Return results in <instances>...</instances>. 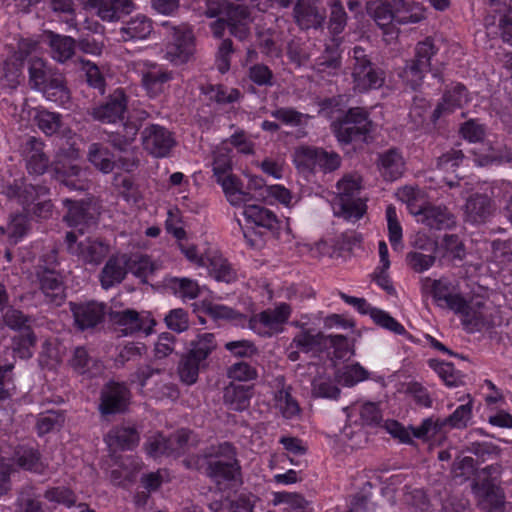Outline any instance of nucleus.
I'll list each match as a JSON object with an SVG mask.
<instances>
[{
	"label": "nucleus",
	"mask_w": 512,
	"mask_h": 512,
	"mask_svg": "<svg viewBox=\"0 0 512 512\" xmlns=\"http://www.w3.org/2000/svg\"><path fill=\"white\" fill-rule=\"evenodd\" d=\"M333 348L337 359H344L351 353L350 343L343 335H325L324 349Z\"/></svg>",
	"instance_id": "nucleus-62"
},
{
	"label": "nucleus",
	"mask_w": 512,
	"mask_h": 512,
	"mask_svg": "<svg viewBox=\"0 0 512 512\" xmlns=\"http://www.w3.org/2000/svg\"><path fill=\"white\" fill-rule=\"evenodd\" d=\"M472 404L466 403L458 406L456 410L448 417L441 419L443 427L450 426L451 428H465L471 419Z\"/></svg>",
	"instance_id": "nucleus-58"
},
{
	"label": "nucleus",
	"mask_w": 512,
	"mask_h": 512,
	"mask_svg": "<svg viewBox=\"0 0 512 512\" xmlns=\"http://www.w3.org/2000/svg\"><path fill=\"white\" fill-rule=\"evenodd\" d=\"M206 266L209 274L217 281L230 283L235 280V272L230 267L228 261L220 255L207 257Z\"/></svg>",
	"instance_id": "nucleus-45"
},
{
	"label": "nucleus",
	"mask_w": 512,
	"mask_h": 512,
	"mask_svg": "<svg viewBox=\"0 0 512 512\" xmlns=\"http://www.w3.org/2000/svg\"><path fill=\"white\" fill-rule=\"evenodd\" d=\"M394 0L369 1L366 6L367 14L383 30L395 25Z\"/></svg>",
	"instance_id": "nucleus-33"
},
{
	"label": "nucleus",
	"mask_w": 512,
	"mask_h": 512,
	"mask_svg": "<svg viewBox=\"0 0 512 512\" xmlns=\"http://www.w3.org/2000/svg\"><path fill=\"white\" fill-rule=\"evenodd\" d=\"M174 76L173 71L153 63L142 72V85L149 95L157 96L163 93L165 86L174 79Z\"/></svg>",
	"instance_id": "nucleus-29"
},
{
	"label": "nucleus",
	"mask_w": 512,
	"mask_h": 512,
	"mask_svg": "<svg viewBox=\"0 0 512 512\" xmlns=\"http://www.w3.org/2000/svg\"><path fill=\"white\" fill-rule=\"evenodd\" d=\"M252 16L249 7L245 4L227 3L224 14L209 24L214 38L222 39L225 31L239 41H246L251 35Z\"/></svg>",
	"instance_id": "nucleus-5"
},
{
	"label": "nucleus",
	"mask_w": 512,
	"mask_h": 512,
	"mask_svg": "<svg viewBox=\"0 0 512 512\" xmlns=\"http://www.w3.org/2000/svg\"><path fill=\"white\" fill-rule=\"evenodd\" d=\"M332 130L341 143L366 141L371 132L372 122L366 110L360 107L350 108L342 119L332 123Z\"/></svg>",
	"instance_id": "nucleus-8"
},
{
	"label": "nucleus",
	"mask_w": 512,
	"mask_h": 512,
	"mask_svg": "<svg viewBox=\"0 0 512 512\" xmlns=\"http://www.w3.org/2000/svg\"><path fill=\"white\" fill-rule=\"evenodd\" d=\"M29 85L31 89L42 93L46 100L65 106L71 100L65 75L56 67L39 57L28 61Z\"/></svg>",
	"instance_id": "nucleus-1"
},
{
	"label": "nucleus",
	"mask_w": 512,
	"mask_h": 512,
	"mask_svg": "<svg viewBox=\"0 0 512 512\" xmlns=\"http://www.w3.org/2000/svg\"><path fill=\"white\" fill-rule=\"evenodd\" d=\"M194 53L193 32L186 26L172 28V42L166 47L165 58L175 66L185 64Z\"/></svg>",
	"instance_id": "nucleus-15"
},
{
	"label": "nucleus",
	"mask_w": 512,
	"mask_h": 512,
	"mask_svg": "<svg viewBox=\"0 0 512 512\" xmlns=\"http://www.w3.org/2000/svg\"><path fill=\"white\" fill-rule=\"evenodd\" d=\"M129 258L127 253L110 256L99 273L100 285L108 290L122 283L128 274Z\"/></svg>",
	"instance_id": "nucleus-22"
},
{
	"label": "nucleus",
	"mask_w": 512,
	"mask_h": 512,
	"mask_svg": "<svg viewBox=\"0 0 512 512\" xmlns=\"http://www.w3.org/2000/svg\"><path fill=\"white\" fill-rule=\"evenodd\" d=\"M343 411L346 414L347 421L361 427H376L380 425L383 420L382 412L378 404L374 402L353 403L343 408Z\"/></svg>",
	"instance_id": "nucleus-25"
},
{
	"label": "nucleus",
	"mask_w": 512,
	"mask_h": 512,
	"mask_svg": "<svg viewBox=\"0 0 512 512\" xmlns=\"http://www.w3.org/2000/svg\"><path fill=\"white\" fill-rule=\"evenodd\" d=\"M395 25H407L421 22L424 18V10L415 3L404 0H394Z\"/></svg>",
	"instance_id": "nucleus-38"
},
{
	"label": "nucleus",
	"mask_w": 512,
	"mask_h": 512,
	"mask_svg": "<svg viewBox=\"0 0 512 512\" xmlns=\"http://www.w3.org/2000/svg\"><path fill=\"white\" fill-rule=\"evenodd\" d=\"M164 320L169 329L178 333L187 330L189 327L188 313L182 308L172 309Z\"/></svg>",
	"instance_id": "nucleus-64"
},
{
	"label": "nucleus",
	"mask_w": 512,
	"mask_h": 512,
	"mask_svg": "<svg viewBox=\"0 0 512 512\" xmlns=\"http://www.w3.org/2000/svg\"><path fill=\"white\" fill-rule=\"evenodd\" d=\"M375 164L380 176L386 182L400 179L406 171V160L402 150L397 147L377 153Z\"/></svg>",
	"instance_id": "nucleus-18"
},
{
	"label": "nucleus",
	"mask_w": 512,
	"mask_h": 512,
	"mask_svg": "<svg viewBox=\"0 0 512 512\" xmlns=\"http://www.w3.org/2000/svg\"><path fill=\"white\" fill-rule=\"evenodd\" d=\"M423 287L429 290L439 307L448 308L452 311L463 308L464 298L460 294L452 293L451 284L448 281L425 278L423 280Z\"/></svg>",
	"instance_id": "nucleus-23"
},
{
	"label": "nucleus",
	"mask_w": 512,
	"mask_h": 512,
	"mask_svg": "<svg viewBox=\"0 0 512 512\" xmlns=\"http://www.w3.org/2000/svg\"><path fill=\"white\" fill-rule=\"evenodd\" d=\"M52 167L56 179L67 188L70 190L84 189L85 182L81 179L83 170L80 163L56 158L52 163Z\"/></svg>",
	"instance_id": "nucleus-28"
},
{
	"label": "nucleus",
	"mask_w": 512,
	"mask_h": 512,
	"mask_svg": "<svg viewBox=\"0 0 512 512\" xmlns=\"http://www.w3.org/2000/svg\"><path fill=\"white\" fill-rule=\"evenodd\" d=\"M251 390L243 385H231L225 389L224 402L229 409L243 411L250 404Z\"/></svg>",
	"instance_id": "nucleus-43"
},
{
	"label": "nucleus",
	"mask_w": 512,
	"mask_h": 512,
	"mask_svg": "<svg viewBox=\"0 0 512 512\" xmlns=\"http://www.w3.org/2000/svg\"><path fill=\"white\" fill-rule=\"evenodd\" d=\"M438 52L432 38L427 37L417 43L414 58L408 60L402 72L407 86L417 90L423 84L425 74L431 69V59Z\"/></svg>",
	"instance_id": "nucleus-10"
},
{
	"label": "nucleus",
	"mask_w": 512,
	"mask_h": 512,
	"mask_svg": "<svg viewBox=\"0 0 512 512\" xmlns=\"http://www.w3.org/2000/svg\"><path fill=\"white\" fill-rule=\"evenodd\" d=\"M141 141L145 151L155 158L168 157L176 145L171 131L158 124H150L141 132Z\"/></svg>",
	"instance_id": "nucleus-12"
},
{
	"label": "nucleus",
	"mask_w": 512,
	"mask_h": 512,
	"mask_svg": "<svg viewBox=\"0 0 512 512\" xmlns=\"http://www.w3.org/2000/svg\"><path fill=\"white\" fill-rule=\"evenodd\" d=\"M130 391L125 384L110 382L101 391L100 412L103 415L122 413L126 410Z\"/></svg>",
	"instance_id": "nucleus-20"
},
{
	"label": "nucleus",
	"mask_w": 512,
	"mask_h": 512,
	"mask_svg": "<svg viewBox=\"0 0 512 512\" xmlns=\"http://www.w3.org/2000/svg\"><path fill=\"white\" fill-rule=\"evenodd\" d=\"M475 492L479 497L480 506L488 512H501L503 506V495L499 488L488 481L482 484H475Z\"/></svg>",
	"instance_id": "nucleus-35"
},
{
	"label": "nucleus",
	"mask_w": 512,
	"mask_h": 512,
	"mask_svg": "<svg viewBox=\"0 0 512 512\" xmlns=\"http://www.w3.org/2000/svg\"><path fill=\"white\" fill-rule=\"evenodd\" d=\"M435 260L436 257L434 252L425 254L421 251H411L406 255L407 264L417 273H422L431 268L434 265Z\"/></svg>",
	"instance_id": "nucleus-59"
},
{
	"label": "nucleus",
	"mask_w": 512,
	"mask_h": 512,
	"mask_svg": "<svg viewBox=\"0 0 512 512\" xmlns=\"http://www.w3.org/2000/svg\"><path fill=\"white\" fill-rule=\"evenodd\" d=\"M372 54L358 45L349 52L353 87L360 93L379 89L385 83V72L372 61Z\"/></svg>",
	"instance_id": "nucleus-3"
},
{
	"label": "nucleus",
	"mask_w": 512,
	"mask_h": 512,
	"mask_svg": "<svg viewBox=\"0 0 512 512\" xmlns=\"http://www.w3.org/2000/svg\"><path fill=\"white\" fill-rule=\"evenodd\" d=\"M293 161L300 172L308 174L316 171L324 174L332 173L339 169L342 163L341 156L335 151L305 145L295 149Z\"/></svg>",
	"instance_id": "nucleus-6"
},
{
	"label": "nucleus",
	"mask_w": 512,
	"mask_h": 512,
	"mask_svg": "<svg viewBox=\"0 0 512 512\" xmlns=\"http://www.w3.org/2000/svg\"><path fill=\"white\" fill-rule=\"evenodd\" d=\"M440 418H426L418 427H410L413 437L421 440H428L443 430Z\"/></svg>",
	"instance_id": "nucleus-57"
},
{
	"label": "nucleus",
	"mask_w": 512,
	"mask_h": 512,
	"mask_svg": "<svg viewBox=\"0 0 512 512\" xmlns=\"http://www.w3.org/2000/svg\"><path fill=\"white\" fill-rule=\"evenodd\" d=\"M454 312L462 315V323L469 332L479 331L485 326L483 313L470 306L465 299L463 308Z\"/></svg>",
	"instance_id": "nucleus-50"
},
{
	"label": "nucleus",
	"mask_w": 512,
	"mask_h": 512,
	"mask_svg": "<svg viewBox=\"0 0 512 512\" xmlns=\"http://www.w3.org/2000/svg\"><path fill=\"white\" fill-rule=\"evenodd\" d=\"M70 310L73 314L76 326L80 330L94 328L104 321L107 306L97 301L81 303L70 302Z\"/></svg>",
	"instance_id": "nucleus-19"
},
{
	"label": "nucleus",
	"mask_w": 512,
	"mask_h": 512,
	"mask_svg": "<svg viewBox=\"0 0 512 512\" xmlns=\"http://www.w3.org/2000/svg\"><path fill=\"white\" fill-rule=\"evenodd\" d=\"M48 9L68 28L76 29V9L73 0H45Z\"/></svg>",
	"instance_id": "nucleus-42"
},
{
	"label": "nucleus",
	"mask_w": 512,
	"mask_h": 512,
	"mask_svg": "<svg viewBox=\"0 0 512 512\" xmlns=\"http://www.w3.org/2000/svg\"><path fill=\"white\" fill-rule=\"evenodd\" d=\"M206 475L219 487L240 481L241 466L232 444L224 442L213 448L208 454Z\"/></svg>",
	"instance_id": "nucleus-4"
},
{
	"label": "nucleus",
	"mask_w": 512,
	"mask_h": 512,
	"mask_svg": "<svg viewBox=\"0 0 512 512\" xmlns=\"http://www.w3.org/2000/svg\"><path fill=\"white\" fill-rule=\"evenodd\" d=\"M216 181L222 186L231 205L239 206L252 200L251 194L242 189V182L235 175L228 174Z\"/></svg>",
	"instance_id": "nucleus-36"
},
{
	"label": "nucleus",
	"mask_w": 512,
	"mask_h": 512,
	"mask_svg": "<svg viewBox=\"0 0 512 512\" xmlns=\"http://www.w3.org/2000/svg\"><path fill=\"white\" fill-rule=\"evenodd\" d=\"M216 348L217 343L212 333L198 334L191 340L178 363L180 380L187 385L196 383L200 371L208 367V359Z\"/></svg>",
	"instance_id": "nucleus-2"
},
{
	"label": "nucleus",
	"mask_w": 512,
	"mask_h": 512,
	"mask_svg": "<svg viewBox=\"0 0 512 512\" xmlns=\"http://www.w3.org/2000/svg\"><path fill=\"white\" fill-rule=\"evenodd\" d=\"M146 347L141 343H127L119 347L118 354L115 358L117 367L124 366L127 362H137L141 359Z\"/></svg>",
	"instance_id": "nucleus-55"
},
{
	"label": "nucleus",
	"mask_w": 512,
	"mask_h": 512,
	"mask_svg": "<svg viewBox=\"0 0 512 512\" xmlns=\"http://www.w3.org/2000/svg\"><path fill=\"white\" fill-rule=\"evenodd\" d=\"M64 206L67 207V213L63 220L69 227L76 228L78 235L83 236L84 230L95 226L98 222L99 212L91 203L84 201H72L64 199Z\"/></svg>",
	"instance_id": "nucleus-14"
},
{
	"label": "nucleus",
	"mask_w": 512,
	"mask_h": 512,
	"mask_svg": "<svg viewBox=\"0 0 512 512\" xmlns=\"http://www.w3.org/2000/svg\"><path fill=\"white\" fill-rule=\"evenodd\" d=\"M34 317L23 313L21 310L8 306L0 317V328L8 327L13 331H31V323Z\"/></svg>",
	"instance_id": "nucleus-40"
},
{
	"label": "nucleus",
	"mask_w": 512,
	"mask_h": 512,
	"mask_svg": "<svg viewBox=\"0 0 512 512\" xmlns=\"http://www.w3.org/2000/svg\"><path fill=\"white\" fill-rule=\"evenodd\" d=\"M410 206V211L413 213L417 222L422 223L430 229L446 230L455 225L454 215L445 206L426 205L417 210Z\"/></svg>",
	"instance_id": "nucleus-21"
},
{
	"label": "nucleus",
	"mask_w": 512,
	"mask_h": 512,
	"mask_svg": "<svg viewBox=\"0 0 512 512\" xmlns=\"http://www.w3.org/2000/svg\"><path fill=\"white\" fill-rule=\"evenodd\" d=\"M291 308L282 303L275 309H267L249 319V327L255 333L264 337H271L283 330V324L288 320Z\"/></svg>",
	"instance_id": "nucleus-13"
},
{
	"label": "nucleus",
	"mask_w": 512,
	"mask_h": 512,
	"mask_svg": "<svg viewBox=\"0 0 512 512\" xmlns=\"http://www.w3.org/2000/svg\"><path fill=\"white\" fill-rule=\"evenodd\" d=\"M467 101L468 94L464 85L458 83L446 89L441 101L437 104L431 115L432 122L436 123L441 117L452 113L455 109L461 108Z\"/></svg>",
	"instance_id": "nucleus-27"
},
{
	"label": "nucleus",
	"mask_w": 512,
	"mask_h": 512,
	"mask_svg": "<svg viewBox=\"0 0 512 512\" xmlns=\"http://www.w3.org/2000/svg\"><path fill=\"white\" fill-rule=\"evenodd\" d=\"M36 277L40 290L45 297V302L56 307L62 305L66 294L60 274L53 268L39 265L36 270Z\"/></svg>",
	"instance_id": "nucleus-17"
},
{
	"label": "nucleus",
	"mask_w": 512,
	"mask_h": 512,
	"mask_svg": "<svg viewBox=\"0 0 512 512\" xmlns=\"http://www.w3.org/2000/svg\"><path fill=\"white\" fill-rule=\"evenodd\" d=\"M129 97L123 88H116L103 102L90 107L87 114L94 121L114 124L123 121L128 110Z\"/></svg>",
	"instance_id": "nucleus-11"
},
{
	"label": "nucleus",
	"mask_w": 512,
	"mask_h": 512,
	"mask_svg": "<svg viewBox=\"0 0 512 512\" xmlns=\"http://www.w3.org/2000/svg\"><path fill=\"white\" fill-rule=\"evenodd\" d=\"M64 423V416L56 411H47L39 415L37 420V430L39 435L47 434Z\"/></svg>",
	"instance_id": "nucleus-60"
},
{
	"label": "nucleus",
	"mask_w": 512,
	"mask_h": 512,
	"mask_svg": "<svg viewBox=\"0 0 512 512\" xmlns=\"http://www.w3.org/2000/svg\"><path fill=\"white\" fill-rule=\"evenodd\" d=\"M242 214L247 223L251 224V227H254L255 230H263L265 233L266 231L275 232L280 228L278 217L273 211L266 207L255 204H245Z\"/></svg>",
	"instance_id": "nucleus-26"
},
{
	"label": "nucleus",
	"mask_w": 512,
	"mask_h": 512,
	"mask_svg": "<svg viewBox=\"0 0 512 512\" xmlns=\"http://www.w3.org/2000/svg\"><path fill=\"white\" fill-rule=\"evenodd\" d=\"M220 43L217 47L216 52V67L222 74L229 71L231 67V58L235 53V47L233 41L230 38H222L220 39Z\"/></svg>",
	"instance_id": "nucleus-54"
},
{
	"label": "nucleus",
	"mask_w": 512,
	"mask_h": 512,
	"mask_svg": "<svg viewBox=\"0 0 512 512\" xmlns=\"http://www.w3.org/2000/svg\"><path fill=\"white\" fill-rule=\"evenodd\" d=\"M128 258V273L131 272L136 277L142 279L143 282H146V278L156 270L155 264L151 262L148 256L128 254Z\"/></svg>",
	"instance_id": "nucleus-49"
},
{
	"label": "nucleus",
	"mask_w": 512,
	"mask_h": 512,
	"mask_svg": "<svg viewBox=\"0 0 512 512\" xmlns=\"http://www.w3.org/2000/svg\"><path fill=\"white\" fill-rule=\"evenodd\" d=\"M88 161L102 173L108 174L116 167L111 151L101 143H92L87 152Z\"/></svg>",
	"instance_id": "nucleus-39"
},
{
	"label": "nucleus",
	"mask_w": 512,
	"mask_h": 512,
	"mask_svg": "<svg viewBox=\"0 0 512 512\" xmlns=\"http://www.w3.org/2000/svg\"><path fill=\"white\" fill-rule=\"evenodd\" d=\"M34 119L38 128L49 136L55 134L61 127L62 116L56 112L38 110Z\"/></svg>",
	"instance_id": "nucleus-52"
},
{
	"label": "nucleus",
	"mask_w": 512,
	"mask_h": 512,
	"mask_svg": "<svg viewBox=\"0 0 512 512\" xmlns=\"http://www.w3.org/2000/svg\"><path fill=\"white\" fill-rule=\"evenodd\" d=\"M386 219L389 232V241L391 245L396 248L402 240V227L398 220L397 211L395 206L388 205L386 208Z\"/></svg>",
	"instance_id": "nucleus-61"
},
{
	"label": "nucleus",
	"mask_w": 512,
	"mask_h": 512,
	"mask_svg": "<svg viewBox=\"0 0 512 512\" xmlns=\"http://www.w3.org/2000/svg\"><path fill=\"white\" fill-rule=\"evenodd\" d=\"M361 188L360 177L345 175L337 182L338 200L335 214L346 220L357 221L366 211L365 203L358 197Z\"/></svg>",
	"instance_id": "nucleus-7"
},
{
	"label": "nucleus",
	"mask_w": 512,
	"mask_h": 512,
	"mask_svg": "<svg viewBox=\"0 0 512 512\" xmlns=\"http://www.w3.org/2000/svg\"><path fill=\"white\" fill-rule=\"evenodd\" d=\"M108 444L121 450H132L139 443L140 436L135 426L120 425L112 428L108 435Z\"/></svg>",
	"instance_id": "nucleus-32"
},
{
	"label": "nucleus",
	"mask_w": 512,
	"mask_h": 512,
	"mask_svg": "<svg viewBox=\"0 0 512 512\" xmlns=\"http://www.w3.org/2000/svg\"><path fill=\"white\" fill-rule=\"evenodd\" d=\"M293 13L296 24L302 30L320 29L327 18L324 0H297Z\"/></svg>",
	"instance_id": "nucleus-16"
},
{
	"label": "nucleus",
	"mask_w": 512,
	"mask_h": 512,
	"mask_svg": "<svg viewBox=\"0 0 512 512\" xmlns=\"http://www.w3.org/2000/svg\"><path fill=\"white\" fill-rule=\"evenodd\" d=\"M203 92L209 98V100L218 104L234 103L240 97V92L238 89L227 88L220 84H209L206 87H203Z\"/></svg>",
	"instance_id": "nucleus-48"
},
{
	"label": "nucleus",
	"mask_w": 512,
	"mask_h": 512,
	"mask_svg": "<svg viewBox=\"0 0 512 512\" xmlns=\"http://www.w3.org/2000/svg\"><path fill=\"white\" fill-rule=\"evenodd\" d=\"M115 322L123 327L122 331L125 334H132L142 330V321L139 318V314L134 310H124L118 312L114 316Z\"/></svg>",
	"instance_id": "nucleus-56"
},
{
	"label": "nucleus",
	"mask_w": 512,
	"mask_h": 512,
	"mask_svg": "<svg viewBox=\"0 0 512 512\" xmlns=\"http://www.w3.org/2000/svg\"><path fill=\"white\" fill-rule=\"evenodd\" d=\"M247 76L260 87H271L275 83L273 71L263 63H255L248 68Z\"/></svg>",
	"instance_id": "nucleus-53"
},
{
	"label": "nucleus",
	"mask_w": 512,
	"mask_h": 512,
	"mask_svg": "<svg viewBox=\"0 0 512 512\" xmlns=\"http://www.w3.org/2000/svg\"><path fill=\"white\" fill-rule=\"evenodd\" d=\"M51 55L59 63H65L75 54L76 40L70 36L51 32L49 35Z\"/></svg>",
	"instance_id": "nucleus-37"
},
{
	"label": "nucleus",
	"mask_w": 512,
	"mask_h": 512,
	"mask_svg": "<svg viewBox=\"0 0 512 512\" xmlns=\"http://www.w3.org/2000/svg\"><path fill=\"white\" fill-rule=\"evenodd\" d=\"M492 213L491 199L485 194L471 195L465 205V220L472 224L484 223Z\"/></svg>",
	"instance_id": "nucleus-31"
},
{
	"label": "nucleus",
	"mask_w": 512,
	"mask_h": 512,
	"mask_svg": "<svg viewBox=\"0 0 512 512\" xmlns=\"http://www.w3.org/2000/svg\"><path fill=\"white\" fill-rule=\"evenodd\" d=\"M291 345L305 353L322 350L325 346V334L322 332L312 334L309 330L302 331L293 338Z\"/></svg>",
	"instance_id": "nucleus-46"
},
{
	"label": "nucleus",
	"mask_w": 512,
	"mask_h": 512,
	"mask_svg": "<svg viewBox=\"0 0 512 512\" xmlns=\"http://www.w3.org/2000/svg\"><path fill=\"white\" fill-rule=\"evenodd\" d=\"M153 30L152 21L145 15H136L127 21L120 28V35L123 41L134 39H145Z\"/></svg>",
	"instance_id": "nucleus-34"
},
{
	"label": "nucleus",
	"mask_w": 512,
	"mask_h": 512,
	"mask_svg": "<svg viewBox=\"0 0 512 512\" xmlns=\"http://www.w3.org/2000/svg\"><path fill=\"white\" fill-rule=\"evenodd\" d=\"M275 405L286 419H291L300 412L297 401L290 393V388H282L276 392Z\"/></svg>",
	"instance_id": "nucleus-51"
},
{
	"label": "nucleus",
	"mask_w": 512,
	"mask_h": 512,
	"mask_svg": "<svg viewBox=\"0 0 512 512\" xmlns=\"http://www.w3.org/2000/svg\"><path fill=\"white\" fill-rule=\"evenodd\" d=\"M36 344V335L34 332L26 331L12 338V345L6 348L5 354L11 355L13 358L28 359L32 352L30 348Z\"/></svg>",
	"instance_id": "nucleus-44"
},
{
	"label": "nucleus",
	"mask_w": 512,
	"mask_h": 512,
	"mask_svg": "<svg viewBox=\"0 0 512 512\" xmlns=\"http://www.w3.org/2000/svg\"><path fill=\"white\" fill-rule=\"evenodd\" d=\"M145 449L151 457H160L163 455L170 456V448L168 445V436L159 433L151 436L145 444Z\"/></svg>",
	"instance_id": "nucleus-63"
},
{
	"label": "nucleus",
	"mask_w": 512,
	"mask_h": 512,
	"mask_svg": "<svg viewBox=\"0 0 512 512\" xmlns=\"http://www.w3.org/2000/svg\"><path fill=\"white\" fill-rule=\"evenodd\" d=\"M8 460L23 470L40 475L44 474L47 469V464L43 462L41 453L33 447L19 446L15 450L13 458Z\"/></svg>",
	"instance_id": "nucleus-30"
},
{
	"label": "nucleus",
	"mask_w": 512,
	"mask_h": 512,
	"mask_svg": "<svg viewBox=\"0 0 512 512\" xmlns=\"http://www.w3.org/2000/svg\"><path fill=\"white\" fill-rule=\"evenodd\" d=\"M438 250H443L442 257L453 261H462L466 256L465 245L455 234L444 235Z\"/></svg>",
	"instance_id": "nucleus-47"
},
{
	"label": "nucleus",
	"mask_w": 512,
	"mask_h": 512,
	"mask_svg": "<svg viewBox=\"0 0 512 512\" xmlns=\"http://www.w3.org/2000/svg\"><path fill=\"white\" fill-rule=\"evenodd\" d=\"M22 153L29 174L43 175L47 171L50 160L40 139L29 137L22 145Z\"/></svg>",
	"instance_id": "nucleus-24"
},
{
	"label": "nucleus",
	"mask_w": 512,
	"mask_h": 512,
	"mask_svg": "<svg viewBox=\"0 0 512 512\" xmlns=\"http://www.w3.org/2000/svg\"><path fill=\"white\" fill-rule=\"evenodd\" d=\"M80 237L75 231L66 233L64 243L68 253L84 264L99 265L108 256L110 244L101 238Z\"/></svg>",
	"instance_id": "nucleus-9"
},
{
	"label": "nucleus",
	"mask_w": 512,
	"mask_h": 512,
	"mask_svg": "<svg viewBox=\"0 0 512 512\" xmlns=\"http://www.w3.org/2000/svg\"><path fill=\"white\" fill-rule=\"evenodd\" d=\"M329 8L328 29L333 36L340 35L347 26L348 15L341 0H326Z\"/></svg>",
	"instance_id": "nucleus-41"
}]
</instances>
